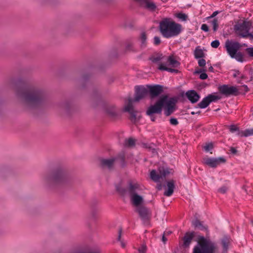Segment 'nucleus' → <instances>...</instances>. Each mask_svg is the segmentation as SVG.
I'll return each mask as SVG.
<instances>
[{"mask_svg": "<svg viewBox=\"0 0 253 253\" xmlns=\"http://www.w3.org/2000/svg\"><path fill=\"white\" fill-rule=\"evenodd\" d=\"M174 16L181 21H186L188 19L187 15L182 12L175 13Z\"/></svg>", "mask_w": 253, "mask_h": 253, "instance_id": "30", "label": "nucleus"}, {"mask_svg": "<svg viewBox=\"0 0 253 253\" xmlns=\"http://www.w3.org/2000/svg\"><path fill=\"white\" fill-rule=\"evenodd\" d=\"M148 88L150 95L152 98L158 96L163 91V87L160 85L149 86Z\"/></svg>", "mask_w": 253, "mask_h": 253, "instance_id": "16", "label": "nucleus"}, {"mask_svg": "<svg viewBox=\"0 0 253 253\" xmlns=\"http://www.w3.org/2000/svg\"><path fill=\"white\" fill-rule=\"evenodd\" d=\"M192 224H193V226H194L195 227H198V228H201V229L202 227V225L201 222L197 219L193 221L192 222Z\"/></svg>", "mask_w": 253, "mask_h": 253, "instance_id": "36", "label": "nucleus"}, {"mask_svg": "<svg viewBox=\"0 0 253 253\" xmlns=\"http://www.w3.org/2000/svg\"><path fill=\"white\" fill-rule=\"evenodd\" d=\"M198 64L200 67H204L206 65V60L204 59H201L198 61Z\"/></svg>", "mask_w": 253, "mask_h": 253, "instance_id": "43", "label": "nucleus"}, {"mask_svg": "<svg viewBox=\"0 0 253 253\" xmlns=\"http://www.w3.org/2000/svg\"><path fill=\"white\" fill-rule=\"evenodd\" d=\"M121 233H122V230H120L119 232V236L118 238V241H119L120 242L121 246L123 248H125L126 246V243L123 241L121 240Z\"/></svg>", "mask_w": 253, "mask_h": 253, "instance_id": "37", "label": "nucleus"}, {"mask_svg": "<svg viewBox=\"0 0 253 253\" xmlns=\"http://www.w3.org/2000/svg\"><path fill=\"white\" fill-rule=\"evenodd\" d=\"M194 55L196 58H200L203 56L204 53L202 49L196 48L195 50Z\"/></svg>", "mask_w": 253, "mask_h": 253, "instance_id": "31", "label": "nucleus"}, {"mask_svg": "<svg viewBox=\"0 0 253 253\" xmlns=\"http://www.w3.org/2000/svg\"><path fill=\"white\" fill-rule=\"evenodd\" d=\"M165 232L167 233L166 235H168L171 233V232H170V231H168V232L165 231Z\"/></svg>", "mask_w": 253, "mask_h": 253, "instance_id": "54", "label": "nucleus"}, {"mask_svg": "<svg viewBox=\"0 0 253 253\" xmlns=\"http://www.w3.org/2000/svg\"><path fill=\"white\" fill-rule=\"evenodd\" d=\"M161 189V185H160V186H159V187H158V189H159V190H160V189Z\"/></svg>", "mask_w": 253, "mask_h": 253, "instance_id": "56", "label": "nucleus"}, {"mask_svg": "<svg viewBox=\"0 0 253 253\" xmlns=\"http://www.w3.org/2000/svg\"><path fill=\"white\" fill-rule=\"evenodd\" d=\"M166 56L163 55L161 53H156L152 55L150 57V60L154 63L158 65V67L161 64H164L165 62Z\"/></svg>", "mask_w": 253, "mask_h": 253, "instance_id": "17", "label": "nucleus"}, {"mask_svg": "<svg viewBox=\"0 0 253 253\" xmlns=\"http://www.w3.org/2000/svg\"><path fill=\"white\" fill-rule=\"evenodd\" d=\"M165 64L160 65L158 67V69L161 71H167L171 73H177V70L171 68H176L179 65V63L177 61L174 56L170 55L165 57Z\"/></svg>", "mask_w": 253, "mask_h": 253, "instance_id": "6", "label": "nucleus"}, {"mask_svg": "<svg viewBox=\"0 0 253 253\" xmlns=\"http://www.w3.org/2000/svg\"><path fill=\"white\" fill-rule=\"evenodd\" d=\"M125 109L126 111L129 112L131 115L132 117L134 118L135 117L131 99H129L128 100V102L127 105L125 106Z\"/></svg>", "mask_w": 253, "mask_h": 253, "instance_id": "25", "label": "nucleus"}, {"mask_svg": "<svg viewBox=\"0 0 253 253\" xmlns=\"http://www.w3.org/2000/svg\"><path fill=\"white\" fill-rule=\"evenodd\" d=\"M130 197L132 204L137 208L139 207V206L142 203L143 201L142 197L137 194H133Z\"/></svg>", "mask_w": 253, "mask_h": 253, "instance_id": "22", "label": "nucleus"}, {"mask_svg": "<svg viewBox=\"0 0 253 253\" xmlns=\"http://www.w3.org/2000/svg\"><path fill=\"white\" fill-rule=\"evenodd\" d=\"M150 116V118H151V120L152 121H155V119H156V118L153 116V115H151Z\"/></svg>", "mask_w": 253, "mask_h": 253, "instance_id": "52", "label": "nucleus"}, {"mask_svg": "<svg viewBox=\"0 0 253 253\" xmlns=\"http://www.w3.org/2000/svg\"><path fill=\"white\" fill-rule=\"evenodd\" d=\"M219 44L220 43L218 40H215L211 42V46L213 48H217L219 45Z\"/></svg>", "mask_w": 253, "mask_h": 253, "instance_id": "38", "label": "nucleus"}, {"mask_svg": "<svg viewBox=\"0 0 253 253\" xmlns=\"http://www.w3.org/2000/svg\"><path fill=\"white\" fill-rule=\"evenodd\" d=\"M186 96L192 103L197 102L200 99V95L194 90H189L186 93Z\"/></svg>", "mask_w": 253, "mask_h": 253, "instance_id": "18", "label": "nucleus"}, {"mask_svg": "<svg viewBox=\"0 0 253 253\" xmlns=\"http://www.w3.org/2000/svg\"><path fill=\"white\" fill-rule=\"evenodd\" d=\"M161 42V41L160 40V38L158 37H155L154 38V43L155 45H159L160 44Z\"/></svg>", "mask_w": 253, "mask_h": 253, "instance_id": "41", "label": "nucleus"}, {"mask_svg": "<svg viewBox=\"0 0 253 253\" xmlns=\"http://www.w3.org/2000/svg\"><path fill=\"white\" fill-rule=\"evenodd\" d=\"M225 159L223 158H209L208 157H204L203 159L202 162L204 165H207L211 168H216L221 163H224Z\"/></svg>", "mask_w": 253, "mask_h": 253, "instance_id": "13", "label": "nucleus"}, {"mask_svg": "<svg viewBox=\"0 0 253 253\" xmlns=\"http://www.w3.org/2000/svg\"><path fill=\"white\" fill-rule=\"evenodd\" d=\"M237 135L241 137H248L253 135V128L247 129L243 131H238Z\"/></svg>", "mask_w": 253, "mask_h": 253, "instance_id": "26", "label": "nucleus"}, {"mask_svg": "<svg viewBox=\"0 0 253 253\" xmlns=\"http://www.w3.org/2000/svg\"><path fill=\"white\" fill-rule=\"evenodd\" d=\"M135 143V139L132 138H129L126 140L125 145L128 147H132L134 146Z\"/></svg>", "mask_w": 253, "mask_h": 253, "instance_id": "32", "label": "nucleus"}, {"mask_svg": "<svg viewBox=\"0 0 253 253\" xmlns=\"http://www.w3.org/2000/svg\"><path fill=\"white\" fill-rule=\"evenodd\" d=\"M144 9L150 11H155L157 6L156 3L151 0H135Z\"/></svg>", "mask_w": 253, "mask_h": 253, "instance_id": "14", "label": "nucleus"}, {"mask_svg": "<svg viewBox=\"0 0 253 253\" xmlns=\"http://www.w3.org/2000/svg\"><path fill=\"white\" fill-rule=\"evenodd\" d=\"M252 224H253V220L252 221Z\"/></svg>", "mask_w": 253, "mask_h": 253, "instance_id": "58", "label": "nucleus"}, {"mask_svg": "<svg viewBox=\"0 0 253 253\" xmlns=\"http://www.w3.org/2000/svg\"><path fill=\"white\" fill-rule=\"evenodd\" d=\"M210 102H215L217 100H220L221 98V96L215 94H211L207 96Z\"/></svg>", "mask_w": 253, "mask_h": 253, "instance_id": "29", "label": "nucleus"}, {"mask_svg": "<svg viewBox=\"0 0 253 253\" xmlns=\"http://www.w3.org/2000/svg\"><path fill=\"white\" fill-rule=\"evenodd\" d=\"M148 93V90L144 86H136L134 101H138L144 98Z\"/></svg>", "mask_w": 253, "mask_h": 253, "instance_id": "15", "label": "nucleus"}, {"mask_svg": "<svg viewBox=\"0 0 253 253\" xmlns=\"http://www.w3.org/2000/svg\"><path fill=\"white\" fill-rule=\"evenodd\" d=\"M174 182L172 180H169L167 183V189L165 190L164 192V195L169 197L173 193L174 189Z\"/></svg>", "mask_w": 253, "mask_h": 253, "instance_id": "19", "label": "nucleus"}, {"mask_svg": "<svg viewBox=\"0 0 253 253\" xmlns=\"http://www.w3.org/2000/svg\"><path fill=\"white\" fill-rule=\"evenodd\" d=\"M111 115H114L115 113L114 112L109 113Z\"/></svg>", "mask_w": 253, "mask_h": 253, "instance_id": "55", "label": "nucleus"}, {"mask_svg": "<svg viewBox=\"0 0 253 253\" xmlns=\"http://www.w3.org/2000/svg\"><path fill=\"white\" fill-rule=\"evenodd\" d=\"M170 171L167 168L160 167L157 172L155 170H152L150 172L151 178L155 182L160 181L161 179H163L166 176Z\"/></svg>", "mask_w": 253, "mask_h": 253, "instance_id": "10", "label": "nucleus"}, {"mask_svg": "<svg viewBox=\"0 0 253 253\" xmlns=\"http://www.w3.org/2000/svg\"><path fill=\"white\" fill-rule=\"evenodd\" d=\"M116 190L122 195H125L127 191L122 187L121 185H117L116 187Z\"/></svg>", "mask_w": 253, "mask_h": 253, "instance_id": "33", "label": "nucleus"}, {"mask_svg": "<svg viewBox=\"0 0 253 253\" xmlns=\"http://www.w3.org/2000/svg\"><path fill=\"white\" fill-rule=\"evenodd\" d=\"M160 29L162 35L169 39L179 35L182 31V27L169 18H165L160 23Z\"/></svg>", "mask_w": 253, "mask_h": 253, "instance_id": "3", "label": "nucleus"}, {"mask_svg": "<svg viewBox=\"0 0 253 253\" xmlns=\"http://www.w3.org/2000/svg\"><path fill=\"white\" fill-rule=\"evenodd\" d=\"M170 123L172 125L176 126L178 124V122L175 118H171L169 120Z\"/></svg>", "mask_w": 253, "mask_h": 253, "instance_id": "42", "label": "nucleus"}, {"mask_svg": "<svg viewBox=\"0 0 253 253\" xmlns=\"http://www.w3.org/2000/svg\"><path fill=\"white\" fill-rule=\"evenodd\" d=\"M241 47L240 43L233 41L227 40L225 43V47L229 56L239 62H243L244 61V55L238 51Z\"/></svg>", "mask_w": 253, "mask_h": 253, "instance_id": "5", "label": "nucleus"}, {"mask_svg": "<svg viewBox=\"0 0 253 253\" xmlns=\"http://www.w3.org/2000/svg\"><path fill=\"white\" fill-rule=\"evenodd\" d=\"M147 35L145 32H142L140 34L139 38V41L140 42V46L142 48H144L147 45Z\"/></svg>", "mask_w": 253, "mask_h": 253, "instance_id": "27", "label": "nucleus"}, {"mask_svg": "<svg viewBox=\"0 0 253 253\" xmlns=\"http://www.w3.org/2000/svg\"><path fill=\"white\" fill-rule=\"evenodd\" d=\"M210 104V102L209 101L208 98L207 96L203 98V99L198 104V105L199 108L204 109L208 107Z\"/></svg>", "mask_w": 253, "mask_h": 253, "instance_id": "28", "label": "nucleus"}, {"mask_svg": "<svg viewBox=\"0 0 253 253\" xmlns=\"http://www.w3.org/2000/svg\"><path fill=\"white\" fill-rule=\"evenodd\" d=\"M165 99L166 98H161L154 105L150 106L147 111V114L151 116L154 113L161 114L163 107L164 106Z\"/></svg>", "mask_w": 253, "mask_h": 253, "instance_id": "11", "label": "nucleus"}, {"mask_svg": "<svg viewBox=\"0 0 253 253\" xmlns=\"http://www.w3.org/2000/svg\"><path fill=\"white\" fill-rule=\"evenodd\" d=\"M229 129L231 132H234L235 131L238 130V127L235 125H231Z\"/></svg>", "mask_w": 253, "mask_h": 253, "instance_id": "44", "label": "nucleus"}, {"mask_svg": "<svg viewBox=\"0 0 253 253\" xmlns=\"http://www.w3.org/2000/svg\"><path fill=\"white\" fill-rule=\"evenodd\" d=\"M213 148V145L212 143H206L204 146V149L206 152H209L212 150Z\"/></svg>", "mask_w": 253, "mask_h": 253, "instance_id": "34", "label": "nucleus"}, {"mask_svg": "<svg viewBox=\"0 0 253 253\" xmlns=\"http://www.w3.org/2000/svg\"><path fill=\"white\" fill-rule=\"evenodd\" d=\"M137 211L143 220H146L149 217V211L144 207H139L137 208Z\"/></svg>", "mask_w": 253, "mask_h": 253, "instance_id": "21", "label": "nucleus"}, {"mask_svg": "<svg viewBox=\"0 0 253 253\" xmlns=\"http://www.w3.org/2000/svg\"><path fill=\"white\" fill-rule=\"evenodd\" d=\"M201 29L205 32L209 31V27L208 25L206 24H203L202 25Z\"/></svg>", "mask_w": 253, "mask_h": 253, "instance_id": "46", "label": "nucleus"}, {"mask_svg": "<svg viewBox=\"0 0 253 253\" xmlns=\"http://www.w3.org/2000/svg\"><path fill=\"white\" fill-rule=\"evenodd\" d=\"M211 24L213 27V30L214 31H216L218 27V21L216 19H214L212 22Z\"/></svg>", "mask_w": 253, "mask_h": 253, "instance_id": "35", "label": "nucleus"}, {"mask_svg": "<svg viewBox=\"0 0 253 253\" xmlns=\"http://www.w3.org/2000/svg\"><path fill=\"white\" fill-rule=\"evenodd\" d=\"M115 163H119L122 167L125 166V155L120 154L116 157L110 159H103L101 160V165L104 168L111 169L114 166Z\"/></svg>", "mask_w": 253, "mask_h": 253, "instance_id": "7", "label": "nucleus"}, {"mask_svg": "<svg viewBox=\"0 0 253 253\" xmlns=\"http://www.w3.org/2000/svg\"><path fill=\"white\" fill-rule=\"evenodd\" d=\"M218 13V12L217 11H214L212 14V15H211V17H214V16H215Z\"/></svg>", "mask_w": 253, "mask_h": 253, "instance_id": "51", "label": "nucleus"}, {"mask_svg": "<svg viewBox=\"0 0 253 253\" xmlns=\"http://www.w3.org/2000/svg\"><path fill=\"white\" fill-rule=\"evenodd\" d=\"M239 76H241V77L242 78H243V76H242V75H241L240 72L239 71H238V70H235L234 71V73L233 74V76L234 78H236V77H238Z\"/></svg>", "mask_w": 253, "mask_h": 253, "instance_id": "45", "label": "nucleus"}, {"mask_svg": "<svg viewBox=\"0 0 253 253\" xmlns=\"http://www.w3.org/2000/svg\"><path fill=\"white\" fill-rule=\"evenodd\" d=\"M194 236V232H187L185 234L183 238V245L185 247H188L190 245Z\"/></svg>", "mask_w": 253, "mask_h": 253, "instance_id": "20", "label": "nucleus"}, {"mask_svg": "<svg viewBox=\"0 0 253 253\" xmlns=\"http://www.w3.org/2000/svg\"><path fill=\"white\" fill-rule=\"evenodd\" d=\"M17 94L26 103L33 106L40 105L44 99L42 92L35 88L23 87L17 91Z\"/></svg>", "mask_w": 253, "mask_h": 253, "instance_id": "2", "label": "nucleus"}, {"mask_svg": "<svg viewBox=\"0 0 253 253\" xmlns=\"http://www.w3.org/2000/svg\"><path fill=\"white\" fill-rule=\"evenodd\" d=\"M66 180L64 172L62 169H57L43 177L44 182L50 186H54L63 183Z\"/></svg>", "mask_w": 253, "mask_h": 253, "instance_id": "4", "label": "nucleus"}, {"mask_svg": "<svg viewBox=\"0 0 253 253\" xmlns=\"http://www.w3.org/2000/svg\"><path fill=\"white\" fill-rule=\"evenodd\" d=\"M197 242L198 244L194 247L192 253H226L230 239L225 237L221 240L222 250L221 251L214 242L203 236H199Z\"/></svg>", "mask_w": 253, "mask_h": 253, "instance_id": "1", "label": "nucleus"}, {"mask_svg": "<svg viewBox=\"0 0 253 253\" xmlns=\"http://www.w3.org/2000/svg\"><path fill=\"white\" fill-rule=\"evenodd\" d=\"M227 190V188L226 187L223 186V187L220 188L218 189V192L221 193L223 194V193H225L226 192Z\"/></svg>", "mask_w": 253, "mask_h": 253, "instance_id": "47", "label": "nucleus"}, {"mask_svg": "<svg viewBox=\"0 0 253 253\" xmlns=\"http://www.w3.org/2000/svg\"><path fill=\"white\" fill-rule=\"evenodd\" d=\"M162 98H166L164 102V106H165L164 113L166 116H169L175 110L176 100L173 98L169 99L167 95L164 96Z\"/></svg>", "mask_w": 253, "mask_h": 253, "instance_id": "12", "label": "nucleus"}, {"mask_svg": "<svg viewBox=\"0 0 253 253\" xmlns=\"http://www.w3.org/2000/svg\"><path fill=\"white\" fill-rule=\"evenodd\" d=\"M230 152L233 154H236L237 152V150L235 148L231 147L230 148Z\"/></svg>", "mask_w": 253, "mask_h": 253, "instance_id": "50", "label": "nucleus"}, {"mask_svg": "<svg viewBox=\"0 0 253 253\" xmlns=\"http://www.w3.org/2000/svg\"><path fill=\"white\" fill-rule=\"evenodd\" d=\"M70 253H100L98 251L94 250L89 248L84 249H75Z\"/></svg>", "mask_w": 253, "mask_h": 253, "instance_id": "24", "label": "nucleus"}, {"mask_svg": "<svg viewBox=\"0 0 253 253\" xmlns=\"http://www.w3.org/2000/svg\"><path fill=\"white\" fill-rule=\"evenodd\" d=\"M250 26L251 23L249 22L244 21L242 23L235 26L236 33L243 38H249L253 40V35L249 33Z\"/></svg>", "mask_w": 253, "mask_h": 253, "instance_id": "8", "label": "nucleus"}, {"mask_svg": "<svg viewBox=\"0 0 253 253\" xmlns=\"http://www.w3.org/2000/svg\"><path fill=\"white\" fill-rule=\"evenodd\" d=\"M219 92L226 97L237 96L239 94V89L237 86L228 84H223L218 86Z\"/></svg>", "mask_w": 253, "mask_h": 253, "instance_id": "9", "label": "nucleus"}, {"mask_svg": "<svg viewBox=\"0 0 253 253\" xmlns=\"http://www.w3.org/2000/svg\"><path fill=\"white\" fill-rule=\"evenodd\" d=\"M192 114H194V113L193 112L191 113Z\"/></svg>", "mask_w": 253, "mask_h": 253, "instance_id": "57", "label": "nucleus"}, {"mask_svg": "<svg viewBox=\"0 0 253 253\" xmlns=\"http://www.w3.org/2000/svg\"><path fill=\"white\" fill-rule=\"evenodd\" d=\"M209 70L211 72H213V68L211 66L209 68Z\"/></svg>", "mask_w": 253, "mask_h": 253, "instance_id": "53", "label": "nucleus"}, {"mask_svg": "<svg viewBox=\"0 0 253 253\" xmlns=\"http://www.w3.org/2000/svg\"><path fill=\"white\" fill-rule=\"evenodd\" d=\"M138 190H139V186L138 184H137L136 183H129V186L128 188V192L130 195V196H131L133 194H136V192Z\"/></svg>", "mask_w": 253, "mask_h": 253, "instance_id": "23", "label": "nucleus"}, {"mask_svg": "<svg viewBox=\"0 0 253 253\" xmlns=\"http://www.w3.org/2000/svg\"><path fill=\"white\" fill-rule=\"evenodd\" d=\"M166 234H167V233L166 232H164V234H163V236L162 237V241L165 243L167 241V238L165 237V236H166Z\"/></svg>", "mask_w": 253, "mask_h": 253, "instance_id": "49", "label": "nucleus"}, {"mask_svg": "<svg viewBox=\"0 0 253 253\" xmlns=\"http://www.w3.org/2000/svg\"><path fill=\"white\" fill-rule=\"evenodd\" d=\"M246 51L250 56L253 57V47L247 48Z\"/></svg>", "mask_w": 253, "mask_h": 253, "instance_id": "40", "label": "nucleus"}, {"mask_svg": "<svg viewBox=\"0 0 253 253\" xmlns=\"http://www.w3.org/2000/svg\"><path fill=\"white\" fill-rule=\"evenodd\" d=\"M208 75L205 73H203L200 75V78L202 80H205L207 79Z\"/></svg>", "mask_w": 253, "mask_h": 253, "instance_id": "48", "label": "nucleus"}, {"mask_svg": "<svg viewBox=\"0 0 253 253\" xmlns=\"http://www.w3.org/2000/svg\"><path fill=\"white\" fill-rule=\"evenodd\" d=\"M146 246L145 245H142L139 249V253H146Z\"/></svg>", "mask_w": 253, "mask_h": 253, "instance_id": "39", "label": "nucleus"}]
</instances>
